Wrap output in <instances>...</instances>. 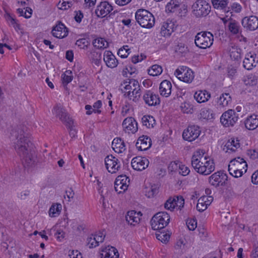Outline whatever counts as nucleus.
Listing matches in <instances>:
<instances>
[{"mask_svg": "<svg viewBox=\"0 0 258 258\" xmlns=\"http://www.w3.org/2000/svg\"><path fill=\"white\" fill-rule=\"evenodd\" d=\"M159 192V187L157 185L154 184L151 185L149 190L148 191L147 196L148 198L153 197Z\"/></svg>", "mask_w": 258, "mask_h": 258, "instance_id": "864d4df0", "label": "nucleus"}, {"mask_svg": "<svg viewBox=\"0 0 258 258\" xmlns=\"http://www.w3.org/2000/svg\"><path fill=\"white\" fill-rule=\"evenodd\" d=\"M241 24L246 31H254L258 28V18L253 15L245 17L241 20Z\"/></svg>", "mask_w": 258, "mask_h": 258, "instance_id": "9b49d317", "label": "nucleus"}, {"mask_svg": "<svg viewBox=\"0 0 258 258\" xmlns=\"http://www.w3.org/2000/svg\"><path fill=\"white\" fill-rule=\"evenodd\" d=\"M143 99L146 104L149 106H156L160 103V99L158 94L151 90H145L143 93Z\"/></svg>", "mask_w": 258, "mask_h": 258, "instance_id": "f8f14e48", "label": "nucleus"}, {"mask_svg": "<svg viewBox=\"0 0 258 258\" xmlns=\"http://www.w3.org/2000/svg\"><path fill=\"white\" fill-rule=\"evenodd\" d=\"M131 164L135 170L142 171L148 167L149 161L146 157L138 156L132 159Z\"/></svg>", "mask_w": 258, "mask_h": 258, "instance_id": "2eb2a0df", "label": "nucleus"}, {"mask_svg": "<svg viewBox=\"0 0 258 258\" xmlns=\"http://www.w3.org/2000/svg\"><path fill=\"white\" fill-rule=\"evenodd\" d=\"M159 230L156 233V237L157 239L161 241L163 243H167L170 237V233L169 231L166 232L164 230Z\"/></svg>", "mask_w": 258, "mask_h": 258, "instance_id": "4c0bfd02", "label": "nucleus"}, {"mask_svg": "<svg viewBox=\"0 0 258 258\" xmlns=\"http://www.w3.org/2000/svg\"><path fill=\"white\" fill-rule=\"evenodd\" d=\"M175 27L173 22L167 20L164 23L161 28V34L164 37L169 36L174 32Z\"/></svg>", "mask_w": 258, "mask_h": 258, "instance_id": "cd10ccee", "label": "nucleus"}, {"mask_svg": "<svg viewBox=\"0 0 258 258\" xmlns=\"http://www.w3.org/2000/svg\"><path fill=\"white\" fill-rule=\"evenodd\" d=\"M61 210V205L57 204L52 205L49 210V215L51 217H54L58 215Z\"/></svg>", "mask_w": 258, "mask_h": 258, "instance_id": "49530a36", "label": "nucleus"}, {"mask_svg": "<svg viewBox=\"0 0 258 258\" xmlns=\"http://www.w3.org/2000/svg\"><path fill=\"white\" fill-rule=\"evenodd\" d=\"M204 154L203 150H198L192 156L191 165L197 172L199 168L200 169L203 166L204 161L209 158V157L204 156Z\"/></svg>", "mask_w": 258, "mask_h": 258, "instance_id": "9d476101", "label": "nucleus"}, {"mask_svg": "<svg viewBox=\"0 0 258 258\" xmlns=\"http://www.w3.org/2000/svg\"><path fill=\"white\" fill-rule=\"evenodd\" d=\"M174 200L173 203L175 207H178V209H181L183 207L184 204V200L182 196H177L172 198Z\"/></svg>", "mask_w": 258, "mask_h": 258, "instance_id": "8fccbe9b", "label": "nucleus"}, {"mask_svg": "<svg viewBox=\"0 0 258 258\" xmlns=\"http://www.w3.org/2000/svg\"><path fill=\"white\" fill-rule=\"evenodd\" d=\"M248 154L252 159H255L258 158V152L255 150H250L248 151Z\"/></svg>", "mask_w": 258, "mask_h": 258, "instance_id": "338daca9", "label": "nucleus"}, {"mask_svg": "<svg viewBox=\"0 0 258 258\" xmlns=\"http://www.w3.org/2000/svg\"><path fill=\"white\" fill-rule=\"evenodd\" d=\"M231 162L232 163H234V166L235 168L243 169L244 173L247 171V164L243 158L238 157L231 160Z\"/></svg>", "mask_w": 258, "mask_h": 258, "instance_id": "c9c22d12", "label": "nucleus"}, {"mask_svg": "<svg viewBox=\"0 0 258 258\" xmlns=\"http://www.w3.org/2000/svg\"><path fill=\"white\" fill-rule=\"evenodd\" d=\"M104 253L102 255L104 256V258H118L119 254L117 250L113 246L106 247L103 250Z\"/></svg>", "mask_w": 258, "mask_h": 258, "instance_id": "72a5a7b5", "label": "nucleus"}, {"mask_svg": "<svg viewBox=\"0 0 258 258\" xmlns=\"http://www.w3.org/2000/svg\"><path fill=\"white\" fill-rule=\"evenodd\" d=\"M238 118L239 114L234 110L229 109L222 114L220 121L226 127L233 126Z\"/></svg>", "mask_w": 258, "mask_h": 258, "instance_id": "0eeeda50", "label": "nucleus"}, {"mask_svg": "<svg viewBox=\"0 0 258 258\" xmlns=\"http://www.w3.org/2000/svg\"><path fill=\"white\" fill-rule=\"evenodd\" d=\"M241 49L237 46H230L229 48L230 56L231 59L234 60H239L241 58Z\"/></svg>", "mask_w": 258, "mask_h": 258, "instance_id": "e433bc0d", "label": "nucleus"}, {"mask_svg": "<svg viewBox=\"0 0 258 258\" xmlns=\"http://www.w3.org/2000/svg\"><path fill=\"white\" fill-rule=\"evenodd\" d=\"M113 149L118 153H123L126 150L124 142L120 138L114 139L112 143Z\"/></svg>", "mask_w": 258, "mask_h": 258, "instance_id": "c85d7f7f", "label": "nucleus"}, {"mask_svg": "<svg viewBox=\"0 0 258 258\" xmlns=\"http://www.w3.org/2000/svg\"><path fill=\"white\" fill-rule=\"evenodd\" d=\"M130 52H127L125 51V47L123 46L122 48H120L117 52L118 55L121 58H126L127 57Z\"/></svg>", "mask_w": 258, "mask_h": 258, "instance_id": "0e129e2a", "label": "nucleus"}, {"mask_svg": "<svg viewBox=\"0 0 258 258\" xmlns=\"http://www.w3.org/2000/svg\"><path fill=\"white\" fill-rule=\"evenodd\" d=\"M76 45L81 49H85L89 45V42L85 38L79 39L76 41Z\"/></svg>", "mask_w": 258, "mask_h": 258, "instance_id": "603ef678", "label": "nucleus"}, {"mask_svg": "<svg viewBox=\"0 0 258 258\" xmlns=\"http://www.w3.org/2000/svg\"><path fill=\"white\" fill-rule=\"evenodd\" d=\"M180 107H181V110L184 113H188L189 112H191L190 110L191 109V108L190 107V105L188 103H182Z\"/></svg>", "mask_w": 258, "mask_h": 258, "instance_id": "680f3d73", "label": "nucleus"}, {"mask_svg": "<svg viewBox=\"0 0 258 258\" xmlns=\"http://www.w3.org/2000/svg\"><path fill=\"white\" fill-rule=\"evenodd\" d=\"M244 81L246 85L253 86L256 84L257 80L253 75H249L244 79Z\"/></svg>", "mask_w": 258, "mask_h": 258, "instance_id": "3c124183", "label": "nucleus"}, {"mask_svg": "<svg viewBox=\"0 0 258 258\" xmlns=\"http://www.w3.org/2000/svg\"><path fill=\"white\" fill-rule=\"evenodd\" d=\"M116 181H121L120 182L121 184H125L126 185H128L130 179L126 175H121L118 176L115 179Z\"/></svg>", "mask_w": 258, "mask_h": 258, "instance_id": "4d7b16f0", "label": "nucleus"}, {"mask_svg": "<svg viewBox=\"0 0 258 258\" xmlns=\"http://www.w3.org/2000/svg\"><path fill=\"white\" fill-rule=\"evenodd\" d=\"M106 169L109 172L114 173L120 168V164L118 159L112 155H108L104 160Z\"/></svg>", "mask_w": 258, "mask_h": 258, "instance_id": "ddd939ff", "label": "nucleus"}, {"mask_svg": "<svg viewBox=\"0 0 258 258\" xmlns=\"http://www.w3.org/2000/svg\"><path fill=\"white\" fill-rule=\"evenodd\" d=\"M173 202L174 200L172 199V198H169L164 204L165 208L171 211H173V209L175 208Z\"/></svg>", "mask_w": 258, "mask_h": 258, "instance_id": "6e6d98bb", "label": "nucleus"}, {"mask_svg": "<svg viewBox=\"0 0 258 258\" xmlns=\"http://www.w3.org/2000/svg\"><path fill=\"white\" fill-rule=\"evenodd\" d=\"M70 258H82V254L78 250H72L69 254Z\"/></svg>", "mask_w": 258, "mask_h": 258, "instance_id": "69168bd1", "label": "nucleus"}, {"mask_svg": "<svg viewBox=\"0 0 258 258\" xmlns=\"http://www.w3.org/2000/svg\"><path fill=\"white\" fill-rule=\"evenodd\" d=\"M24 126H18L11 133L14 148L21 158L25 167H33L37 163V159L29 135L25 132Z\"/></svg>", "mask_w": 258, "mask_h": 258, "instance_id": "f257e3e1", "label": "nucleus"}, {"mask_svg": "<svg viewBox=\"0 0 258 258\" xmlns=\"http://www.w3.org/2000/svg\"><path fill=\"white\" fill-rule=\"evenodd\" d=\"M93 45L98 49H104L108 47V42L102 38H98L93 41Z\"/></svg>", "mask_w": 258, "mask_h": 258, "instance_id": "a19ab883", "label": "nucleus"}, {"mask_svg": "<svg viewBox=\"0 0 258 258\" xmlns=\"http://www.w3.org/2000/svg\"><path fill=\"white\" fill-rule=\"evenodd\" d=\"M170 220L169 215L166 212H160L151 219V225L155 230H161L166 226Z\"/></svg>", "mask_w": 258, "mask_h": 258, "instance_id": "7ed1b4c3", "label": "nucleus"}, {"mask_svg": "<svg viewBox=\"0 0 258 258\" xmlns=\"http://www.w3.org/2000/svg\"><path fill=\"white\" fill-rule=\"evenodd\" d=\"M172 84L169 81L165 80L160 84L159 92L160 95L165 97H168L171 93Z\"/></svg>", "mask_w": 258, "mask_h": 258, "instance_id": "a878e982", "label": "nucleus"}, {"mask_svg": "<svg viewBox=\"0 0 258 258\" xmlns=\"http://www.w3.org/2000/svg\"><path fill=\"white\" fill-rule=\"evenodd\" d=\"M142 122L143 125L146 126L148 128L153 127L155 124L154 118L151 115L143 116L142 118Z\"/></svg>", "mask_w": 258, "mask_h": 258, "instance_id": "58836bf2", "label": "nucleus"}, {"mask_svg": "<svg viewBox=\"0 0 258 258\" xmlns=\"http://www.w3.org/2000/svg\"><path fill=\"white\" fill-rule=\"evenodd\" d=\"M226 147L228 150L235 152L240 147V144L237 140H235L233 139L231 141H229L227 143Z\"/></svg>", "mask_w": 258, "mask_h": 258, "instance_id": "de8ad7c7", "label": "nucleus"}, {"mask_svg": "<svg viewBox=\"0 0 258 258\" xmlns=\"http://www.w3.org/2000/svg\"><path fill=\"white\" fill-rule=\"evenodd\" d=\"M163 71L161 66L158 64H154L151 66L148 70V74L152 76L160 75Z\"/></svg>", "mask_w": 258, "mask_h": 258, "instance_id": "37998d69", "label": "nucleus"}, {"mask_svg": "<svg viewBox=\"0 0 258 258\" xmlns=\"http://www.w3.org/2000/svg\"><path fill=\"white\" fill-rule=\"evenodd\" d=\"M229 31L233 34L241 33L240 26L235 20H231L228 24Z\"/></svg>", "mask_w": 258, "mask_h": 258, "instance_id": "ea45409f", "label": "nucleus"}, {"mask_svg": "<svg viewBox=\"0 0 258 258\" xmlns=\"http://www.w3.org/2000/svg\"><path fill=\"white\" fill-rule=\"evenodd\" d=\"M197 220L194 219H187L186 225L189 230H194L197 227Z\"/></svg>", "mask_w": 258, "mask_h": 258, "instance_id": "5fc2aeb1", "label": "nucleus"}, {"mask_svg": "<svg viewBox=\"0 0 258 258\" xmlns=\"http://www.w3.org/2000/svg\"><path fill=\"white\" fill-rule=\"evenodd\" d=\"M152 145L151 139L147 136H142L139 138L136 144V148L140 151L148 150Z\"/></svg>", "mask_w": 258, "mask_h": 258, "instance_id": "4be33fe9", "label": "nucleus"}, {"mask_svg": "<svg viewBox=\"0 0 258 258\" xmlns=\"http://www.w3.org/2000/svg\"><path fill=\"white\" fill-rule=\"evenodd\" d=\"M181 0H171L166 6V11L171 13L176 12L181 10Z\"/></svg>", "mask_w": 258, "mask_h": 258, "instance_id": "7c9ffc66", "label": "nucleus"}, {"mask_svg": "<svg viewBox=\"0 0 258 258\" xmlns=\"http://www.w3.org/2000/svg\"><path fill=\"white\" fill-rule=\"evenodd\" d=\"M105 236L104 230L99 231L97 234H92L87 238V243L89 248L97 246L100 242H102Z\"/></svg>", "mask_w": 258, "mask_h": 258, "instance_id": "f3484780", "label": "nucleus"}, {"mask_svg": "<svg viewBox=\"0 0 258 258\" xmlns=\"http://www.w3.org/2000/svg\"><path fill=\"white\" fill-rule=\"evenodd\" d=\"M258 62V57L255 53H247L243 61V67L247 70H251L255 67Z\"/></svg>", "mask_w": 258, "mask_h": 258, "instance_id": "aec40b11", "label": "nucleus"}, {"mask_svg": "<svg viewBox=\"0 0 258 258\" xmlns=\"http://www.w3.org/2000/svg\"><path fill=\"white\" fill-rule=\"evenodd\" d=\"M231 102V97L229 93L222 94L218 98L217 104L220 107H225Z\"/></svg>", "mask_w": 258, "mask_h": 258, "instance_id": "f704fd0d", "label": "nucleus"}, {"mask_svg": "<svg viewBox=\"0 0 258 258\" xmlns=\"http://www.w3.org/2000/svg\"><path fill=\"white\" fill-rule=\"evenodd\" d=\"M89 58L96 66H99L101 61V54L100 53L92 49L87 52Z\"/></svg>", "mask_w": 258, "mask_h": 258, "instance_id": "2f4dec72", "label": "nucleus"}, {"mask_svg": "<svg viewBox=\"0 0 258 258\" xmlns=\"http://www.w3.org/2000/svg\"><path fill=\"white\" fill-rule=\"evenodd\" d=\"M141 90L140 88L137 90L133 91L130 95L126 96L130 100H132L134 102H138L140 99L141 96Z\"/></svg>", "mask_w": 258, "mask_h": 258, "instance_id": "a18cd8bd", "label": "nucleus"}, {"mask_svg": "<svg viewBox=\"0 0 258 258\" xmlns=\"http://www.w3.org/2000/svg\"><path fill=\"white\" fill-rule=\"evenodd\" d=\"M141 216L142 214L140 212L137 213L135 211H131L127 213L125 219L128 224L134 226L139 223Z\"/></svg>", "mask_w": 258, "mask_h": 258, "instance_id": "393cba45", "label": "nucleus"}, {"mask_svg": "<svg viewBox=\"0 0 258 258\" xmlns=\"http://www.w3.org/2000/svg\"><path fill=\"white\" fill-rule=\"evenodd\" d=\"M120 182L116 181V180L114 182V189L118 194L124 192L128 187V185H126L125 184H121L120 183Z\"/></svg>", "mask_w": 258, "mask_h": 258, "instance_id": "09e8293b", "label": "nucleus"}, {"mask_svg": "<svg viewBox=\"0 0 258 258\" xmlns=\"http://www.w3.org/2000/svg\"><path fill=\"white\" fill-rule=\"evenodd\" d=\"M174 75L179 80L187 83H191L194 78V73L192 71L183 66L176 69Z\"/></svg>", "mask_w": 258, "mask_h": 258, "instance_id": "6e6552de", "label": "nucleus"}, {"mask_svg": "<svg viewBox=\"0 0 258 258\" xmlns=\"http://www.w3.org/2000/svg\"><path fill=\"white\" fill-rule=\"evenodd\" d=\"M62 1V2L61 4V7H60L59 9L62 10H67L70 8L73 5L74 1V0H70V1Z\"/></svg>", "mask_w": 258, "mask_h": 258, "instance_id": "13d9d810", "label": "nucleus"}, {"mask_svg": "<svg viewBox=\"0 0 258 258\" xmlns=\"http://www.w3.org/2000/svg\"><path fill=\"white\" fill-rule=\"evenodd\" d=\"M214 114L213 110L210 109L203 108L201 110L200 113V118L207 120L211 119L214 118Z\"/></svg>", "mask_w": 258, "mask_h": 258, "instance_id": "79ce46f5", "label": "nucleus"}, {"mask_svg": "<svg viewBox=\"0 0 258 258\" xmlns=\"http://www.w3.org/2000/svg\"><path fill=\"white\" fill-rule=\"evenodd\" d=\"M122 126L125 133L134 134L138 131V124L135 119L132 117H127L122 122Z\"/></svg>", "mask_w": 258, "mask_h": 258, "instance_id": "a211bd4d", "label": "nucleus"}, {"mask_svg": "<svg viewBox=\"0 0 258 258\" xmlns=\"http://www.w3.org/2000/svg\"><path fill=\"white\" fill-rule=\"evenodd\" d=\"M113 10L112 6L107 2H101L97 7L95 13L98 17L104 18Z\"/></svg>", "mask_w": 258, "mask_h": 258, "instance_id": "dca6fc26", "label": "nucleus"}, {"mask_svg": "<svg viewBox=\"0 0 258 258\" xmlns=\"http://www.w3.org/2000/svg\"><path fill=\"white\" fill-rule=\"evenodd\" d=\"M51 33L54 37L62 38L68 35V31L64 24L59 23L53 28Z\"/></svg>", "mask_w": 258, "mask_h": 258, "instance_id": "5701e85b", "label": "nucleus"}, {"mask_svg": "<svg viewBox=\"0 0 258 258\" xmlns=\"http://www.w3.org/2000/svg\"><path fill=\"white\" fill-rule=\"evenodd\" d=\"M103 60L109 68H114L117 66L118 61L110 51H104Z\"/></svg>", "mask_w": 258, "mask_h": 258, "instance_id": "b1692460", "label": "nucleus"}, {"mask_svg": "<svg viewBox=\"0 0 258 258\" xmlns=\"http://www.w3.org/2000/svg\"><path fill=\"white\" fill-rule=\"evenodd\" d=\"M226 179V175L220 172L214 173L209 178V183L215 187L222 185Z\"/></svg>", "mask_w": 258, "mask_h": 258, "instance_id": "6ab92c4d", "label": "nucleus"}, {"mask_svg": "<svg viewBox=\"0 0 258 258\" xmlns=\"http://www.w3.org/2000/svg\"><path fill=\"white\" fill-rule=\"evenodd\" d=\"M251 182L255 184H258V170L255 171L251 176Z\"/></svg>", "mask_w": 258, "mask_h": 258, "instance_id": "774afa93", "label": "nucleus"}, {"mask_svg": "<svg viewBox=\"0 0 258 258\" xmlns=\"http://www.w3.org/2000/svg\"><path fill=\"white\" fill-rule=\"evenodd\" d=\"M201 133L200 128L197 125L188 126L182 133L183 139L188 142H192L197 139Z\"/></svg>", "mask_w": 258, "mask_h": 258, "instance_id": "1a4fd4ad", "label": "nucleus"}, {"mask_svg": "<svg viewBox=\"0 0 258 258\" xmlns=\"http://www.w3.org/2000/svg\"><path fill=\"white\" fill-rule=\"evenodd\" d=\"M61 78L63 85H67L73 80V73L70 70H67L61 75Z\"/></svg>", "mask_w": 258, "mask_h": 258, "instance_id": "c03bdc74", "label": "nucleus"}, {"mask_svg": "<svg viewBox=\"0 0 258 258\" xmlns=\"http://www.w3.org/2000/svg\"><path fill=\"white\" fill-rule=\"evenodd\" d=\"M193 13L197 17L207 16L210 12L211 6L205 0H197L192 5Z\"/></svg>", "mask_w": 258, "mask_h": 258, "instance_id": "423d86ee", "label": "nucleus"}, {"mask_svg": "<svg viewBox=\"0 0 258 258\" xmlns=\"http://www.w3.org/2000/svg\"><path fill=\"white\" fill-rule=\"evenodd\" d=\"M215 170V164L213 159L209 157L204 161L203 166L199 168L198 173L201 174H210Z\"/></svg>", "mask_w": 258, "mask_h": 258, "instance_id": "412c9836", "label": "nucleus"}, {"mask_svg": "<svg viewBox=\"0 0 258 258\" xmlns=\"http://www.w3.org/2000/svg\"><path fill=\"white\" fill-rule=\"evenodd\" d=\"M214 36L210 32L202 31L197 33L195 37L196 45L202 49L210 47L213 43Z\"/></svg>", "mask_w": 258, "mask_h": 258, "instance_id": "20e7f679", "label": "nucleus"}, {"mask_svg": "<svg viewBox=\"0 0 258 258\" xmlns=\"http://www.w3.org/2000/svg\"><path fill=\"white\" fill-rule=\"evenodd\" d=\"M102 106V102L101 100H98L96 102H95L93 105V111L95 113L99 114L101 113V110L99 108Z\"/></svg>", "mask_w": 258, "mask_h": 258, "instance_id": "bf43d9fd", "label": "nucleus"}, {"mask_svg": "<svg viewBox=\"0 0 258 258\" xmlns=\"http://www.w3.org/2000/svg\"><path fill=\"white\" fill-rule=\"evenodd\" d=\"M52 112L63 123L69 128L73 127V121L70 117L66 109L59 103L54 106Z\"/></svg>", "mask_w": 258, "mask_h": 258, "instance_id": "39448f33", "label": "nucleus"}, {"mask_svg": "<svg viewBox=\"0 0 258 258\" xmlns=\"http://www.w3.org/2000/svg\"><path fill=\"white\" fill-rule=\"evenodd\" d=\"M138 24L143 28H151L155 24V18L152 13L145 9H139L135 13Z\"/></svg>", "mask_w": 258, "mask_h": 258, "instance_id": "f03ea898", "label": "nucleus"}, {"mask_svg": "<svg viewBox=\"0 0 258 258\" xmlns=\"http://www.w3.org/2000/svg\"><path fill=\"white\" fill-rule=\"evenodd\" d=\"M211 97V94L206 90H199L194 94V98L199 103L207 102Z\"/></svg>", "mask_w": 258, "mask_h": 258, "instance_id": "c756f323", "label": "nucleus"}, {"mask_svg": "<svg viewBox=\"0 0 258 258\" xmlns=\"http://www.w3.org/2000/svg\"><path fill=\"white\" fill-rule=\"evenodd\" d=\"M179 168L180 170L179 173L181 174L183 176H186L189 174L190 172V170L188 167L185 166L184 165H179Z\"/></svg>", "mask_w": 258, "mask_h": 258, "instance_id": "052dcab7", "label": "nucleus"}, {"mask_svg": "<svg viewBox=\"0 0 258 258\" xmlns=\"http://www.w3.org/2000/svg\"><path fill=\"white\" fill-rule=\"evenodd\" d=\"M213 7L218 10H222L225 12H228L229 8L228 7L229 0H211Z\"/></svg>", "mask_w": 258, "mask_h": 258, "instance_id": "473e14b6", "label": "nucleus"}, {"mask_svg": "<svg viewBox=\"0 0 258 258\" xmlns=\"http://www.w3.org/2000/svg\"><path fill=\"white\" fill-rule=\"evenodd\" d=\"M29 9L30 10V12H29V15L26 14V12H24L23 9L20 8L18 9L17 11L20 16H23L26 18H29L31 16L32 10L30 8H29Z\"/></svg>", "mask_w": 258, "mask_h": 258, "instance_id": "e2e57ef3", "label": "nucleus"}, {"mask_svg": "<svg viewBox=\"0 0 258 258\" xmlns=\"http://www.w3.org/2000/svg\"><path fill=\"white\" fill-rule=\"evenodd\" d=\"M245 127L249 130H253L258 126V115L253 114L248 116L244 121Z\"/></svg>", "mask_w": 258, "mask_h": 258, "instance_id": "bb28decb", "label": "nucleus"}, {"mask_svg": "<svg viewBox=\"0 0 258 258\" xmlns=\"http://www.w3.org/2000/svg\"><path fill=\"white\" fill-rule=\"evenodd\" d=\"M121 90L124 93V96L125 97L130 95L132 92L135 90L140 88L138 81L132 79L128 82H124L121 85Z\"/></svg>", "mask_w": 258, "mask_h": 258, "instance_id": "4468645a", "label": "nucleus"}]
</instances>
